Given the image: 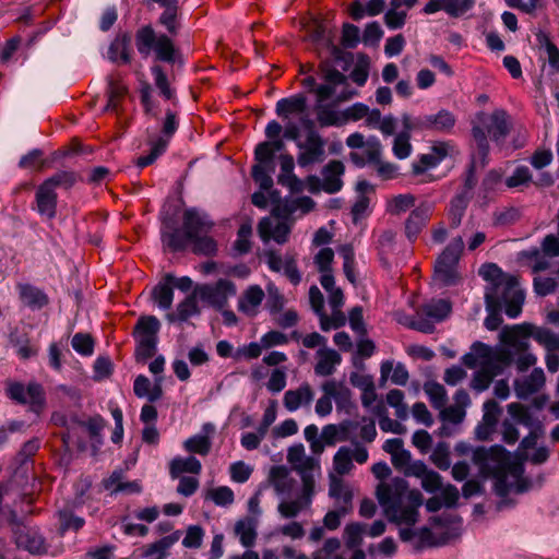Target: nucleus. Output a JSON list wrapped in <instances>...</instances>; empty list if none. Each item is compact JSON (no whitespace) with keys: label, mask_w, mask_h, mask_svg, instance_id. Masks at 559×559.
Instances as JSON below:
<instances>
[{"label":"nucleus","mask_w":559,"mask_h":559,"mask_svg":"<svg viewBox=\"0 0 559 559\" xmlns=\"http://www.w3.org/2000/svg\"><path fill=\"white\" fill-rule=\"evenodd\" d=\"M525 334L532 337L547 352H557L559 349V332L555 333L547 328H536L533 324H524Z\"/></svg>","instance_id":"obj_30"},{"label":"nucleus","mask_w":559,"mask_h":559,"mask_svg":"<svg viewBox=\"0 0 559 559\" xmlns=\"http://www.w3.org/2000/svg\"><path fill=\"white\" fill-rule=\"evenodd\" d=\"M479 274L484 280L492 284L491 290L487 292L485 295L487 307H498L499 294L506 287V283L511 276H506L501 269L493 263L483 265L479 270Z\"/></svg>","instance_id":"obj_14"},{"label":"nucleus","mask_w":559,"mask_h":559,"mask_svg":"<svg viewBox=\"0 0 559 559\" xmlns=\"http://www.w3.org/2000/svg\"><path fill=\"white\" fill-rule=\"evenodd\" d=\"M321 78L325 81V84L318 85L316 88V96L318 105L330 99L335 87L338 85L346 84L347 78L340 72L337 69L332 68L329 63L324 62L319 66Z\"/></svg>","instance_id":"obj_13"},{"label":"nucleus","mask_w":559,"mask_h":559,"mask_svg":"<svg viewBox=\"0 0 559 559\" xmlns=\"http://www.w3.org/2000/svg\"><path fill=\"white\" fill-rule=\"evenodd\" d=\"M164 12L158 17V23L168 34L157 33L151 24L141 25L134 34V44L140 56L147 58L152 53L156 61L174 64L180 55L171 36L178 34V0H166Z\"/></svg>","instance_id":"obj_1"},{"label":"nucleus","mask_w":559,"mask_h":559,"mask_svg":"<svg viewBox=\"0 0 559 559\" xmlns=\"http://www.w3.org/2000/svg\"><path fill=\"white\" fill-rule=\"evenodd\" d=\"M180 537L179 532H175L170 535H167L159 540L148 544L144 548V556L153 557L156 556V559H165L168 555V549L178 542Z\"/></svg>","instance_id":"obj_40"},{"label":"nucleus","mask_w":559,"mask_h":559,"mask_svg":"<svg viewBox=\"0 0 559 559\" xmlns=\"http://www.w3.org/2000/svg\"><path fill=\"white\" fill-rule=\"evenodd\" d=\"M198 294L195 290L188 295L182 301H180L177 306L175 312H169L166 316V319L169 322H186L189 318L193 316H199L201 310L198 305Z\"/></svg>","instance_id":"obj_28"},{"label":"nucleus","mask_w":559,"mask_h":559,"mask_svg":"<svg viewBox=\"0 0 559 559\" xmlns=\"http://www.w3.org/2000/svg\"><path fill=\"white\" fill-rule=\"evenodd\" d=\"M513 361L514 355L512 350L508 348H502L496 352L491 349V354L486 360V362H490L499 369V374L503 371L504 367L510 366Z\"/></svg>","instance_id":"obj_58"},{"label":"nucleus","mask_w":559,"mask_h":559,"mask_svg":"<svg viewBox=\"0 0 559 559\" xmlns=\"http://www.w3.org/2000/svg\"><path fill=\"white\" fill-rule=\"evenodd\" d=\"M319 360L314 366L317 376L329 377L335 371V367L341 364V355L331 348L318 350Z\"/></svg>","instance_id":"obj_34"},{"label":"nucleus","mask_w":559,"mask_h":559,"mask_svg":"<svg viewBox=\"0 0 559 559\" xmlns=\"http://www.w3.org/2000/svg\"><path fill=\"white\" fill-rule=\"evenodd\" d=\"M307 109V99L302 94L282 98L276 103V115L288 119L290 115L304 114Z\"/></svg>","instance_id":"obj_32"},{"label":"nucleus","mask_w":559,"mask_h":559,"mask_svg":"<svg viewBox=\"0 0 559 559\" xmlns=\"http://www.w3.org/2000/svg\"><path fill=\"white\" fill-rule=\"evenodd\" d=\"M456 122L455 116L449 110L441 109L435 115H424V120L420 122L425 130L450 133Z\"/></svg>","instance_id":"obj_25"},{"label":"nucleus","mask_w":559,"mask_h":559,"mask_svg":"<svg viewBox=\"0 0 559 559\" xmlns=\"http://www.w3.org/2000/svg\"><path fill=\"white\" fill-rule=\"evenodd\" d=\"M195 293L201 300L217 310H222L227 305L228 297L236 294V286L231 281L221 278L215 284L197 286Z\"/></svg>","instance_id":"obj_9"},{"label":"nucleus","mask_w":559,"mask_h":559,"mask_svg":"<svg viewBox=\"0 0 559 559\" xmlns=\"http://www.w3.org/2000/svg\"><path fill=\"white\" fill-rule=\"evenodd\" d=\"M128 92L127 86L123 84L119 74H110L107 78V105L105 110L118 111L120 102L123 99Z\"/></svg>","instance_id":"obj_29"},{"label":"nucleus","mask_w":559,"mask_h":559,"mask_svg":"<svg viewBox=\"0 0 559 559\" xmlns=\"http://www.w3.org/2000/svg\"><path fill=\"white\" fill-rule=\"evenodd\" d=\"M376 496L390 522L412 526L418 521L423 496L418 490H408L407 481L403 478L379 484Z\"/></svg>","instance_id":"obj_2"},{"label":"nucleus","mask_w":559,"mask_h":559,"mask_svg":"<svg viewBox=\"0 0 559 559\" xmlns=\"http://www.w3.org/2000/svg\"><path fill=\"white\" fill-rule=\"evenodd\" d=\"M467 207V201L463 195L455 197L448 211V219L450 228H457L461 225L462 218Z\"/></svg>","instance_id":"obj_49"},{"label":"nucleus","mask_w":559,"mask_h":559,"mask_svg":"<svg viewBox=\"0 0 559 559\" xmlns=\"http://www.w3.org/2000/svg\"><path fill=\"white\" fill-rule=\"evenodd\" d=\"M464 250L462 236L454 237L437 258L433 267V281L440 286L457 284L460 276L457 264Z\"/></svg>","instance_id":"obj_4"},{"label":"nucleus","mask_w":559,"mask_h":559,"mask_svg":"<svg viewBox=\"0 0 559 559\" xmlns=\"http://www.w3.org/2000/svg\"><path fill=\"white\" fill-rule=\"evenodd\" d=\"M490 354H491L490 346H488L484 343H480V342H476L472 346V352L465 354L462 357V361L467 368H471V369L475 368L477 365H479L481 367L486 362V360L490 356Z\"/></svg>","instance_id":"obj_42"},{"label":"nucleus","mask_w":559,"mask_h":559,"mask_svg":"<svg viewBox=\"0 0 559 559\" xmlns=\"http://www.w3.org/2000/svg\"><path fill=\"white\" fill-rule=\"evenodd\" d=\"M73 349L83 355L90 356L94 352V341L90 334L76 333L71 341Z\"/></svg>","instance_id":"obj_61"},{"label":"nucleus","mask_w":559,"mask_h":559,"mask_svg":"<svg viewBox=\"0 0 559 559\" xmlns=\"http://www.w3.org/2000/svg\"><path fill=\"white\" fill-rule=\"evenodd\" d=\"M333 467L337 475L344 476L348 474L353 467L352 449L349 447H341L333 457Z\"/></svg>","instance_id":"obj_48"},{"label":"nucleus","mask_w":559,"mask_h":559,"mask_svg":"<svg viewBox=\"0 0 559 559\" xmlns=\"http://www.w3.org/2000/svg\"><path fill=\"white\" fill-rule=\"evenodd\" d=\"M20 297L23 304L32 309H41L49 301L43 290L28 284L20 286Z\"/></svg>","instance_id":"obj_37"},{"label":"nucleus","mask_w":559,"mask_h":559,"mask_svg":"<svg viewBox=\"0 0 559 559\" xmlns=\"http://www.w3.org/2000/svg\"><path fill=\"white\" fill-rule=\"evenodd\" d=\"M384 0H369L364 4L360 0H354L348 7V12L354 21H360L366 15L376 16L384 11Z\"/></svg>","instance_id":"obj_31"},{"label":"nucleus","mask_w":559,"mask_h":559,"mask_svg":"<svg viewBox=\"0 0 559 559\" xmlns=\"http://www.w3.org/2000/svg\"><path fill=\"white\" fill-rule=\"evenodd\" d=\"M430 153L437 159V163L440 164L447 156H452L459 152L452 142L442 141L435 143L430 148Z\"/></svg>","instance_id":"obj_64"},{"label":"nucleus","mask_w":559,"mask_h":559,"mask_svg":"<svg viewBox=\"0 0 559 559\" xmlns=\"http://www.w3.org/2000/svg\"><path fill=\"white\" fill-rule=\"evenodd\" d=\"M205 499L212 500L216 506L227 507L234 502V491L227 486H219L207 490Z\"/></svg>","instance_id":"obj_55"},{"label":"nucleus","mask_w":559,"mask_h":559,"mask_svg":"<svg viewBox=\"0 0 559 559\" xmlns=\"http://www.w3.org/2000/svg\"><path fill=\"white\" fill-rule=\"evenodd\" d=\"M91 487V483L85 480L76 488L75 499L67 503L58 511L59 532L63 535L68 531L78 532L84 524L85 520L75 513V508L83 503L82 497Z\"/></svg>","instance_id":"obj_10"},{"label":"nucleus","mask_w":559,"mask_h":559,"mask_svg":"<svg viewBox=\"0 0 559 559\" xmlns=\"http://www.w3.org/2000/svg\"><path fill=\"white\" fill-rule=\"evenodd\" d=\"M416 198L411 193L399 194L388 202V212L392 215H401L415 206Z\"/></svg>","instance_id":"obj_52"},{"label":"nucleus","mask_w":559,"mask_h":559,"mask_svg":"<svg viewBox=\"0 0 559 559\" xmlns=\"http://www.w3.org/2000/svg\"><path fill=\"white\" fill-rule=\"evenodd\" d=\"M349 421L343 423L340 426L330 424L323 427L321 439L328 445H334L337 441L344 442L349 439L348 431Z\"/></svg>","instance_id":"obj_41"},{"label":"nucleus","mask_w":559,"mask_h":559,"mask_svg":"<svg viewBox=\"0 0 559 559\" xmlns=\"http://www.w3.org/2000/svg\"><path fill=\"white\" fill-rule=\"evenodd\" d=\"M80 179V176L74 171L61 170L47 178L45 181L55 190L57 188L71 189Z\"/></svg>","instance_id":"obj_50"},{"label":"nucleus","mask_w":559,"mask_h":559,"mask_svg":"<svg viewBox=\"0 0 559 559\" xmlns=\"http://www.w3.org/2000/svg\"><path fill=\"white\" fill-rule=\"evenodd\" d=\"M19 546L25 548L32 554H39L45 550L44 537L34 530H27L17 537Z\"/></svg>","instance_id":"obj_46"},{"label":"nucleus","mask_w":559,"mask_h":559,"mask_svg":"<svg viewBox=\"0 0 559 559\" xmlns=\"http://www.w3.org/2000/svg\"><path fill=\"white\" fill-rule=\"evenodd\" d=\"M58 194L45 180L37 187L33 210L40 216L52 219L57 215Z\"/></svg>","instance_id":"obj_15"},{"label":"nucleus","mask_w":559,"mask_h":559,"mask_svg":"<svg viewBox=\"0 0 559 559\" xmlns=\"http://www.w3.org/2000/svg\"><path fill=\"white\" fill-rule=\"evenodd\" d=\"M202 465L194 456L186 459L175 457L169 466V472L173 478L178 477L182 473L200 474Z\"/></svg>","instance_id":"obj_43"},{"label":"nucleus","mask_w":559,"mask_h":559,"mask_svg":"<svg viewBox=\"0 0 559 559\" xmlns=\"http://www.w3.org/2000/svg\"><path fill=\"white\" fill-rule=\"evenodd\" d=\"M211 440L206 436H193L186 440L185 449L190 453L206 455L211 451Z\"/></svg>","instance_id":"obj_57"},{"label":"nucleus","mask_w":559,"mask_h":559,"mask_svg":"<svg viewBox=\"0 0 559 559\" xmlns=\"http://www.w3.org/2000/svg\"><path fill=\"white\" fill-rule=\"evenodd\" d=\"M411 135L407 132L399 133L393 143V153L400 158L404 159L411 155L412 144L409 142Z\"/></svg>","instance_id":"obj_63"},{"label":"nucleus","mask_w":559,"mask_h":559,"mask_svg":"<svg viewBox=\"0 0 559 559\" xmlns=\"http://www.w3.org/2000/svg\"><path fill=\"white\" fill-rule=\"evenodd\" d=\"M545 373L542 368H535L530 376L518 379L514 382V390L519 397L526 399L538 392L545 384Z\"/></svg>","instance_id":"obj_26"},{"label":"nucleus","mask_w":559,"mask_h":559,"mask_svg":"<svg viewBox=\"0 0 559 559\" xmlns=\"http://www.w3.org/2000/svg\"><path fill=\"white\" fill-rule=\"evenodd\" d=\"M319 317L320 326L323 331L340 329L346 323V317L341 310H332V314L330 317H328L324 312H321Z\"/></svg>","instance_id":"obj_60"},{"label":"nucleus","mask_w":559,"mask_h":559,"mask_svg":"<svg viewBox=\"0 0 559 559\" xmlns=\"http://www.w3.org/2000/svg\"><path fill=\"white\" fill-rule=\"evenodd\" d=\"M179 126L178 117L176 112L168 109L166 110L165 120L162 127L163 136L154 140L151 145V151L147 155L140 156L136 159V166L144 168L152 165L160 155H163L169 144L170 138L176 133Z\"/></svg>","instance_id":"obj_7"},{"label":"nucleus","mask_w":559,"mask_h":559,"mask_svg":"<svg viewBox=\"0 0 559 559\" xmlns=\"http://www.w3.org/2000/svg\"><path fill=\"white\" fill-rule=\"evenodd\" d=\"M508 454L502 445H493L490 449L477 448L473 452V462L478 465H484L489 460L502 462L507 460Z\"/></svg>","instance_id":"obj_44"},{"label":"nucleus","mask_w":559,"mask_h":559,"mask_svg":"<svg viewBox=\"0 0 559 559\" xmlns=\"http://www.w3.org/2000/svg\"><path fill=\"white\" fill-rule=\"evenodd\" d=\"M257 164L252 166L251 176L262 190H270L273 187L271 174L275 170L274 157L269 142L264 141L254 150Z\"/></svg>","instance_id":"obj_8"},{"label":"nucleus","mask_w":559,"mask_h":559,"mask_svg":"<svg viewBox=\"0 0 559 559\" xmlns=\"http://www.w3.org/2000/svg\"><path fill=\"white\" fill-rule=\"evenodd\" d=\"M325 141L314 130H309L304 142H297L300 150L297 163L300 167L322 163L325 158Z\"/></svg>","instance_id":"obj_12"},{"label":"nucleus","mask_w":559,"mask_h":559,"mask_svg":"<svg viewBox=\"0 0 559 559\" xmlns=\"http://www.w3.org/2000/svg\"><path fill=\"white\" fill-rule=\"evenodd\" d=\"M323 393L331 395L332 400L335 401L338 411L350 413L354 404L352 401V391L342 381L328 380L321 385Z\"/></svg>","instance_id":"obj_19"},{"label":"nucleus","mask_w":559,"mask_h":559,"mask_svg":"<svg viewBox=\"0 0 559 559\" xmlns=\"http://www.w3.org/2000/svg\"><path fill=\"white\" fill-rule=\"evenodd\" d=\"M501 299L504 302V311L509 318H516L524 302V294L516 287L515 277H510L506 283V287L500 292Z\"/></svg>","instance_id":"obj_18"},{"label":"nucleus","mask_w":559,"mask_h":559,"mask_svg":"<svg viewBox=\"0 0 559 559\" xmlns=\"http://www.w3.org/2000/svg\"><path fill=\"white\" fill-rule=\"evenodd\" d=\"M175 276L166 274L164 281L157 284L152 290V298L160 309H169L174 300L173 283Z\"/></svg>","instance_id":"obj_33"},{"label":"nucleus","mask_w":559,"mask_h":559,"mask_svg":"<svg viewBox=\"0 0 559 559\" xmlns=\"http://www.w3.org/2000/svg\"><path fill=\"white\" fill-rule=\"evenodd\" d=\"M160 322L155 316H142L136 321L132 335L136 342L135 358L145 362L156 353Z\"/></svg>","instance_id":"obj_5"},{"label":"nucleus","mask_w":559,"mask_h":559,"mask_svg":"<svg viewBox=\"0 0 559 559\" xmlns=\"http://www.w3.org/2000/svg\"><path fill=\"white\" fill-rule=\"evenodd\" d=\"M258 233L264 242L272 238L277 243L283 245L288 240L290 225L286 221L276 222L274 225L271 218L264 217L258 225Z\"/></svg>","instance_id":"obj_20"},{"label":"nucleus","mask_w":559,"mask_h":559,"mask_svg":"<svg viewBox=\"0 0 559 559\" xmlns=\"http://www.w3.org/2000/svg\"><path fill=\"white\" fill-rule=\"evenodd\" d=\"M131 36L128 32L119 33L110 43L107 57L111 62L128 64L131 62Z\"/></svg>","instance_id":"obj_23"},{"label":"nucleus","mask_w":559,"mask_h":559,"mask_svg":"<svg viewBox=\"0 0 559 559\" xmlns=\"http://www.w3.org/2000/svg\"><path fill=\"white\" fill-rule=\"evenodd\" d=\"M7 394L19 404H29L34 412H39L46 402L44 389L37 382H31L26 388L20 382L10 383Z\"/></svg>","instance_id":"obj_11"},{"label":"nucleus","mask_w":559,"mask_h":559,"mask_svg":"<svg viewBox=\"0 0 559 559\" xmlns=\"http://www.w3.org/2000/svg\"><path fill=\"white\" fill-rule=\"evenodd\" d=\"M556 270L550 276L538 275L534 277V290L539 296H547L555 292L559 285V264L555 265Z\"/></svg>","instance_id":"obj_45"},{"label":"nucleus","mask_w":559,"mask_h":559,"mask_svg":"<svg viewBox=\"0 0 559 559\" xmlns=\"http://www.w3.org/2000/svg\"><path fill=\"white\" fill-rule=\"evenodd\" d=\"M235 533L239 536L243 547H251L257 538V531L251 520L238 521L235 525Z\"/></svg>","instance_id":"obj_51"},{"label":"nucleus","mask_w":559,"mask_h":559,"mask_svg":"<svg viewBox=\"0 0 559 559\" xmlns=\"http://www.w3.org/2000/svg\"><path fill=\"white\" fill-rule=\"evenodd\" d=\"M499 374V369L492 364L485 362L478 371L475 372L471 382V388L477 392H483L489 388L493 378Z\"/></svg>","instance_id":"obj_39"},{"label":"nucleus","mask_w":559,"mask_h":559,"mask_svg":"<svg viewBox=\"0 0 559 559\" xmlns=\"http://www.w3.org/2000/svg\"><path fill=\"white\" fill-rule=\"evenodd\" d=\"M281 174L278 175V183L287 187L290 192L299 193L304 190V182L294 174L295 162L289 154L280 156Z\"/></svg>","instance_id":"obj_24"},{"label":"nucleus","mask_w":559,"mask_h":559,"mask_svg":"<svg viewBox=\"0 0 559 559\" xmlns=\"http://www.w3.org/2000/svg\"><path fill=\"white\" fill-rule=\"evenodd\" d=\"M430 460L437 468L441 471L449 469L451 466L450 445L447 442L437 443L430 454Z\"/></svg>","instance_id":"obj_54"},{"label":"nucleus","mask_w":559,"mask_h":559,"mask_svg":"<svg viewBox=\"0 0 559 559\" xmlns=\"http://www.w3.org/2000/svg\"><path fill=\"white\" fill-rule=\"evenodd\" d=\"M313 390L309 383H302L296 390H288L284 394L283 404L289 412L297 411L302 405H309L313 400Z\"/></svg>","instance_id":"obj_27"},{"label":"nucleus","mask_w":559,"mask_h":559,"mask_svg":"<svg viewBox=\"0 0 559 559\" xmlns=\"http://www.w3.org/2000/svg\"><path fill=\"white\" fill-rule=\"evenodd\" d=\"M317 119L321 127L340 126L342 121L335 110L326 105H317Z\"/></svg>","instance_id":"obj_59"},{"label":"nucleus","mask_w":559,"mask_h":559,"mask_svg":"<svg viewBox=\"0 0 559 559\" xmlns=\"http://www.w3.org/2000/svg\"><path fill=\"white\" fill-rule=\"evenodd\" d=\"M391 374V381L397 385H405L408 381V371L403 364H397L393 367V364L389 360L381 364V378L385 379Z\"/></svg>","instance_id":"obj_47"},{"label":"nucleus","mask_w":559,"mask_h":559,"mask_svg":"<svg viewBox=\"0 0 559 559\" xmlns=\"http://www.w3.org/2000/svg\"><path fill=\"white\" fill-rule=\"evenodd\" d=\"M432 204L423 202L416 206L405 222V234L411 241H415L432 214Z\"/></svg>","instance_id":"obj_17"},{"label":"nucleus","mask_w":559,"mask_h":559,"mask_svg":"<svg viewBox=\"0 0 559 559\" xmlns=\"http://www.w3.org/2000/svg\"><path fill=\"white\" fill-rule=\"evenodd\" d=\"M266 304L265 307L272 316L278 314L285 306V297L274 284H269L266 287Z\"/></svg>","instance_id":"obj_53"},{"label":"nucleus","mask_w":559,"mask_h":559,"mask_svg":"<svg viewBox=\"0 0 559 559\" xmlns=\"http://www.w3.org/2000/svg\"><path fill=\"white\" fill-rule=\"evenodd\" d=\"M443 11L450 16L457 17L467 12L474 4V0H442Z\"/></svg>","instance_id":"obj_62"},{"label":"nucleus","mask_w":559,"mask_h":559,"mask_svg":"<svg viewBox=\"0 0 559 559\" xmlns=\"http://www.w3.org/2000/svg\"><path fill=\"white\" fill-rule=\"evenodd\" d=\"M423 316L429 317L432 321L441 322L451 312V304L445 299H432L419 308Z\"/></svg>","instance_id":"obj_36"},{"label":"nucleus","mask_w":559,"mask_h":559,"mask_svg":"<svg viewBox=\"0 0 559 559\" xmlns=\"http://www.w3.org/2000/svg\"><path fill=\"white\" fill-rule=\"evenodd\" d=\"M345 171V166L341 160H330L322 168V190L326 193L333 194L338 192L343 187L341 179Z\"/></svg>","instance_id":"obj_22"},{"label":"nucleus","mask_w":559,"mask_h":559,"mask_svg":"<svg viewBox=\"0 0 559 559\" xmlns=\"http://www.w3.org/2000/svg\"><path fill=\"white\" fill-rule=\"evenodd\" d=\"M477 122L473 126L472 134L481 166H486L489 154L487 134L496 142L503 141L510 131L509 116L504 110L496 109L491 114L477 115Z\"/></svg>","instance_id":"obj_3"},{"label":"nucleus","mask_w":559,"mask_h":559,"mask_svg":"<svg viewBox=\"0 0 559 559\" xmlns=\"http://www.w3.org/2000/svg\"><path fill=\"white\" fill-rule=\"evenodd\" d=\"M426 394L429 396L431 405L440 409L442 408L447 403V391L443 385H441L438 382H431L425 384L424 388Z\"/></svg>","instance_id":"obj_56"},{"label":"nucleus","mask_w":559,"mask_h":559,"mask_svg":"<svg viewBox=\"0 0 559 559\" xmlns=\"http://www.w3.org/2000/svg\"><path fill=\"white\" fill-rule=\"evenodd\" d=\"M201 227L194 229L195 235L191 238L192 251L195 254L213 255L217 250L216 241L209 236L213 227V223L203 214H200Z\"/></svg>","instance_id":"obj_16"},{"label":"nucleus","mask_w":559,"mask_h":559,"mask_svg":"<svg viewBox=\"0 0 559 559\" xmlns=\"http://www.w3.org/2000/svg\"><path fill=\"white\" fill-rule=\"evenodd\" d=\"M264 298L265 293L259 285H250L238 300V310L247 317L254 318Z\"/></svg>","instance_id":"obj_21"},{"label":"nucleus","mask_w":559,"mask_h":559,"mask_svg":"<svg viewBox=\"0 0 559 559\" xmlns=\"http://www.w3.org/2000/svg\"><path fill=\"white\" fill-rule=\"evenodd\" d=\"M530 335L525 334L524 324L513 326L503 334V342L512 347L518 355L527 353L530 343L526 340Z\"/></svg>","instance_id":"obj_38"},{"label":"nucleus","mask_w":559,"mask_h":559,"mask_svg":"<svg viewBox=\"0 0 559 559\" xmlns=\"http://www.w3.org/2000/svg\"><path fill=\"white\" fill-rule=\"evenodd\" d=\"M151 73L154 79V84L159 92V95L167 100L177 104L176 90L171 87L170 80L160 64H153Z\"/></svg>","instance_id":"obj_35"},{"label":"nucleus","mask_w":559,"mask_h":559,"mask_svg":"<svg viewBox=\"0 0 559 559\" xmlns=\"http://www.w3.org/2000/svg\"><path fill=\"white\" fill-rule=\"evenodd\" d=\"M200 213L194 209L186 210L182 217V228L163 235L164 243L174 252L183 251L194 237L197 227H201Z\"/></svg>","instance_id":"obj_6"}]
</instances>
